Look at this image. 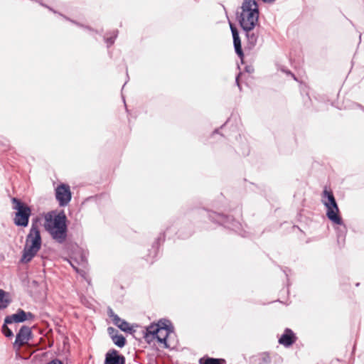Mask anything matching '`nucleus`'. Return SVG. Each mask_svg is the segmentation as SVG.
I'll return each instance as SVG.
<instances>
[{"label": "nucleus", "instance_id": "4468645a", "mask_svg": "<svg viewBox=\"0 0 364 364\" xmlns=\"http://www.w3.org/2000/svg\"><path fill=\"white\" fill-rule=\"evenodd\" d=\"M33 318V315L31 312L19 309L16 314L6 316V323H22Z\"/></svg>", "mask_w": 364, "mask_h": 364}, {"label": "nucleus", "instance_id": "39448f33", "mask_svg": "<svg viewBox=\"0 0 364 364\" xmlns=\"http://www.w3.org/2000/svg\"><path fill=\"white\" fill-rule=\"evenodd\" d=\"M204 211L212 223L235 231L242 237H245V235L240 232L241 223L232 215L220 210L204 209Z\"/></svg>", "mask_w": 364, "mask_h": 364}, {"label": "nucleus", "instance_id": "dca6fc26", "mask_svg": "<svg viewBox=\"0 0 364 364\" xmlns=\"http://www.w3.org/2000/svg\"><path fill=\"white\" fill-rule=\"evenodd\" d=\"M169 336H167V334H166L164 337H160L159 333H157V336L155 337L154 335H152V333H143V338L147 343L151 344V343L156 340L159 344L163 346L164 348L166 349L170 348V345L168 342V338Z\"/></svg>", "mask_w": 364, "mask_h": 364}, {"label": "nucleus", "instance_id": "49530a36", "mask_svg": "<svg viewBox=\"0 0 364 364\" xmlns=\"http://www.w3.org/2000/svg\"><path fill=\"white\" fill-rule=\"evenodd\" d=\"M359 39H360V41H361V34H360L359 36Z\"/></svg>", "mask_w": 364, "mask_h": 364}, {"label": "nucleus", "instance_id": "09e8293b", "mask_svg": "<svg viewBox=\"0 0 364 364\" xmlns=\"http://www.w3.org/2000/svg\"><path fill=\"white\" fill-rule=\"evenodd\" d=\"M69 215H70V218L71 217V212L70 211Z\"/></svg>", "mask_w": 364, "mask_h": 364}, {"label": "nucleus", "instance_id": "58836bf2", "mask_svg": "<svg viewBox=\"0 0 364 364\" xmlns=\"http://www.w3.org/2000/svg\"><path fill=\"white\" fill-rule=\"evenodd\" d=\"M291 270L290 269L287 268V267H285L284 269H283V272L285 274L287 278H288V272H289ZM287 280H289V279H287Z\"/></svg>", "mask_w": 364, "mask_h": 364}, {"label": "nucleus", "instance_id": "9b49d317", "mask_svg": "<svg viewBox=\"0 0 364 364\" xmlns=\"http://www.w3.org/2000/svg\"><path fill=\"white\" fill-rule=\"evenodd\" d=\"M104 364H126V358L117 349L111 348L105 355Z\"/></svg>", "mask_w": 364, "mask_h": 364}, {"label": "nucleus", "instance_id": "393cba45", "mask_svg": "<svg viewBox=\"0 0 364 364\" xmlns=\"http://www.w3.org/2000/svg\"><path fill=\"white\" fill-rule=\"evenodd\" d=\"M272 355L271 356L269 353H263L259 358L258 364H272Z\"/></svg>", "mask_w": 364, "mask_h": 364}, {"label": "nucleus", "instance_id": "6e6552de", "mask_svg": "<svg viewBox=\"0 0 364 364\" xmlns=\"http://www.w3.org/2000/svg\"><path fill=\"white\" fill-rule=\"evenodd\" d=\"M11 201L13 209L16 210L14 218V224L16 226L27 227L31 215L30 207L16 198H12Z\"/></svg>", "mask_w": 364, "mask_h": 364}, {"label": "nucleus", "instance_id": "cd10ccee", "mask_svg": "<svg viewBox=\"0 0 364 364\" xmlns=\"http://www.w3.org/2000/svg\"><path fill=\"white\" fill-rule=\"evenodd\" d=\"M229 121H230V118H228V119L225 121V122L223 124H222L220 127L215 129L213 131V132H212V135H214V134H220L222 136H223V134H221V133L220 132V129H223L226 126V124L228 123V122H229Z\"/></svg>", "mask_w": 364, "mask_h": 364}, {"label": "nucleus", "instance_id": "aec40b11", "mask_svg": "<svg viewBox=\"0 0 364 364\" xmlns=\"http://www.w3.org/2000/svg\"><path fill=\"white\" fill-rule=\"evenodd\" d=\"M11 298L9 293L0 289V310L5 309L11 303Z\"/></svg>", "mask_w": 364, "mask_h": 364}, {"label": "nucleus", "instance_id": "a211bd4d", "mask_svg": "<svg viewBox=\"0 0 364 364\" xmlns=\"http://www.w3.org/2000/svg\"><path fill=\"white\" fill-rule=\"evenodd\" d=\"M139 326L136 324L135 326L131 325L128 321L122 318L119 323L117 325V327L119 328L122 331L134 335L136 332L135 327H138Z\"/></svg>", "mask_w": 364, "mask_h": 364}, {"label": "nucleus", "instance_id": "ea45409f", "mask_svg": "<svg viewBox=\"0 0 364 364\" xmlns=\"http://www.w3.org/2000/svg\"><path fill=\"white\" fill-rule=\"evenodd\" d=\"M276 0H262V1L264 3H266V4H271V3H273Z\"/></svg>", "mask_w": 364, "mask_h": 364}, {"label": "nucleus", "instance_id": "9d476101", "mask_svg": "<svg viewBox=\"0 0 364 364\" xmlns=\"http://www.w3.org/2000/svg\"><path fill=\"white\" fill-rule=\"evenodd\" d=\"M229 24L232 36L235 52L236 55L238 56V58L242 60L243 58H245V54L242 48V42L240 37L239 31L237 28V27L230 20Z\"/></svg>", "mask_w": 364, "mask_h": 364}, {"label": "nucleus", "instance_id": "6ab92c4d", "mask_svg": "<svg viewBox=\"0 0 364 364\" xmlns=\"http://www.w3.org/2000/svg\"><path fill=\"white\" fill-rule=\"evenodd\" d=\"M119 34V31L117 29H114L110 31H108L103 36V40L105 43L107 44V48H109L112 45H114L117 36Z\"/></svg>", "mask_w": 364, "mask_h": 364}, {"label": "nucleus", "instance_id": "c85d7f7f", "mask_svg": "<svg viewBox=\"0 0 364 364\" xmlns=\"http://www.w3.org/2000/svg\"><path fill=\"white\" fill-rule=\"evenodd\" d=\"M303 101H304V105L305 107L306 108H310L311 107V100L309 95V94H306L304 97H303Z\"/></svg>", "mask_w": 364, "mask_h": 364}, {"label": "nucleus", "instance_id": "f8f14e48", "mask_svg": "<svg viewBox=\"0 0 364 364\" xmlns=\"http://www.w3.org/2000/svg\"><path fill=\"white\" fill-rule=\"evenodd\" d=\"M296 333L289 328H286L279 338L278 342L285 348L291 347L297 341Z\"/></svg>", "mask_w": 364, "mask_h": 364}, {"label": "nucleus", "instance_id": "2f4dec72", "mask_svg": "<svg viewBox=\"0 0 364 364\" xmlns=\"http://www.w3.org/2000/svg\"><path fill=\"white\" fill-rule=\"evenodd\" d=\"M113 322V323L117 326V325L119 323V321L122 320V318H120L117 314H115L114 316L110 318Z\"/></svg>", "mask_w": 364, "mask_h": 364}, {"label": "nucleus", "instance_id": "c9c22d12", "mask_svg": "<svg viewBox=\"0 0 364 364\" xmlns=\"http://www.w3.org/2000/svg\"><path fill=\"white\" fill-rule=\"evenodd\" d=\"M107 315L109 318H112V316H114L116 314L114 312L113 309L110 307V306H108L107 307Z\"/></svg>", "mask_w": 364, "mask_h": 364}, {"label": "nucleus", "instance_id": "4be33fe9", "mask_svg": "<svg viewBox=\"0 0 364 364\" xmlns=\"http://www.w3.org/2000/svg\"><path fill=\"white\" fill-rule=\"evenodd\" d=\"M200 364H225L226 361L223 358H215L210 357H203L199 360Z\"/></svg>", "mask_w": 364, "mask_h": 364}, {"label": "nucleus", "instance_id": "a19ab883", "mask_svg": "<svg viewBox=\"0 0 364 364\" xmlns=\"http://www.w3.org/2000/svg\"><path fill=\"white\" fill-rule=\"evenodd\" d=\"M355 106L356 107L360 108V109H361V107H363L362 105L358 104V103H355Z\"/></svg>", "mask_w": 364, "mask_h": 364}, {"label": "nucleus", "instance_id": "f704fd0d", "mask_svg": "<svg viewBox=\"0 0 364 364\" xmlns=\"http://www.w3.org/2000/svg\"><path fill=\"white\" fill-rule=\"evenodd\" d=\"M255 69L252 65H245V71L247 73H252Z\"/></svg>", "mask_w": 364, "mask_h": 364}, {"label": "nucleus", "instance_id": "2eb2a0df", "mask_svg": "<svg viewBox=\"0 0 364 364\" xmlns=\"http://www.w3.org/2000/svg\"><path fill=\"white\" fill-rule=\"evenodd\" d=\"M55 198L60 206H65L68 204V186L61 184L55 189Z\"/></svg>", "mask_w": 364, "mask_h": 364}, {"label": "nucleus", "instance_id": "a18cd8bd", "mask_svg": "<svg viewBox=\"0 0 364 364\" xmlns=\"http://www.w3.org/2000/svg\"><path fill=\"white\" fill-rule=\"evenodd\" d=\"M355 286H356V287H359V286H360V283H359V282H357V283L355 284Z\"/></svg>", "mask_w": 364, "mask_h": 364}, {"label": "nucleus", "instance_id": "79ce46f5", "mask_svg": "<svg viewBox=\"0 0 364 364\" xmlns=\"http://www.w3.org/2000/svg\"><path fill=\"white\" fill-rule=\"evenodd\" d=\"M222 6H223V9L225 10V15H226L227 18H228V12H227V11H226V9H225V6H224V5H222Z\"/></svg>", "mask_w": 364, "mask_h": 364}, {"label": "nucleus", "instance_id": "f03ea898", "mask_svg": "<svg viewBox=\"0 0 364 364\" xmlns=\"http://www.w3.org/2000/svg\"><path fill=\"white\" fill-rule=\"evenodd\" d=\"M241 11H236L235 18L244 32L252 31L259 24V8L256 0H243Z\"/></svg>", "mask_w": 364, "mask_h": 364}, {"label": "nucleus", "instance_id": "ddd939ff", "mask_svg": "<svg viewBox=\"0 0 364 364\" xmlns=\"http://www.w3.org/2000/svg\"><path fill=\"white\" fill-rule=\"evenodd\" d=\"M32 331L30 327L26 326H23L16 336V340L14 343V347L18 346V348L23 346L27 343L28 341L31 338Z\"/></svg>", "mask_w": 364, "mask_h": 364}, {"label": "nucleus", "instance_id": "4c0bfd02", "mask_svg": "<svg viewBox=\"0 0 364 364\" xmlns=\"http://www.w3.org/2000/svg\"><path fill=\"white\" fill-rule=\"evenodd\" d=\"M104 195H101L100 197H102ZM99 196H90L89 198H87L86 199V200H96L97 198H98Z\"/></svg>", "mask_w": 364, "mask_h": 364}, {"label": "nucleus", "instance_id": "473e14b6", "mask_svg": "<svg viewBox=\"0 0 364 364\" xmlns=\"http://www.w3.org/2000/svg\"><path fill=\"white\" fill-rule=\"evenodd\" d=\"M243 150L242 151V154L244 156H247L250 154V148H249V146L248 145H245L244 146V148H242Z\"/></svg>", "mask_w": 364, "mask_h": 364}, {"label": "nucleus", "instance_id": "0eeeda50", "mask_svg": "<svg viewBox=\"0 0 364 364\" xmlns=\"http://www.w3.org/2000/svg\"><path fill=\"white\" fill-rule=\"evenodd\" d=\"M177 228L174 227L173 225L171 226H168L166 228V231L162 232L159 234V235L157 237V238L155 240V241L153 242L151 245V248L149 250V255L148 257H152L153 259L156 258L159 253V248L160 246L164 242L165 238H166V232H171L173 234H178V237L182 239H186L190 237L192 233V228L190 226L188 231L186 233H183L182 230H178L176 231Z\"/></svg>", "mask_w": 364, "mask_h": 364}, {"label": "nucleus", "instance_id": "5701e85b", "mask_svg": "<svg viewBox=\"0 0 364 364\" xmlns=\"http://www.w3.org/2000/svg\"><path fill=\"white\" fill-rule=\"evenodd\" d=\"M111 340L113 343L119 348H124L127 343L125 336L120 333L119 334H116V336Z\"/></svg>", "mask_w": 364, "mask_h": 364}, {"label": "nucleus", "instance_id": "c03bdc74", "mask_svg": "<svg viewBox=\"0 0 364 364\" xmlns=\"http://www.w3.org/2000/svg\"><path fill=\"white\" fill-rule=\"evenodd\" d=\"M69 197H70V201L72 199V192L70 190V195H69Z\"/></svg>", "mask_w": 364, "mask_h": 364}, {"label": "nucleus", "instance_id": "7ed1b4c3", "mask_svg": "<svg viewBox=\"0 0 364 364\" xmlns=\"http://www.w3.org/2000/svg\"><path fill=\"white\" fill-rule=\"evenodd\" d=\"M72 236L70 232V266L82 279L90 285L91 279L87 274L89 270L87 252L77 243L73 242L71 240Z\"/></svg>", "mask_w": 364, "mask_h": 364}, {"label": "nucleus", "instance_id": "20e7f679", "mask_svg": "<svg viewBox=\"0 0 364 364\" xmlns=\"http://www.w3.org/2000/svg\"><path fill=\"white\" fill-rule=\"evenodd\" d=\"M41 243L42 240L40 230L36 225L33 224L29 233L26 236V245L23 248L21 262L23 263L30 262L40 250Z\"/></svg>", "mask_w": 364, "mask_h": 364}, {"label": "nucleus", "instance_id": "b1692460", "mask_svg": "<svg viewBox=\"0 0 364 364\" xmlns=\"http://www.w3.org/2000/svg\"><path fill=\"white\" fill-rule=\"evenodd\" d=\"M70 23L75 24L79 27L84 28L90 31L95 32V33L99 34L100 36L102 35V31H103V29H101L100 31L95 30V29L92 28V27H90V26H85V25L79 23L78 21H77L75 20H73L71 18H70Z\"/></svg>", "mask_w": 364, "mask_h": 364}, {"label": "nucleus", "instance_id": "de8ad7c7", "mask_svg": "<svg viewBox=\"0 0 364 364\" xmlns=\"http://www.w3.org/2000/svg\"><path fill=\"white\" fill-rule=\"evenodd\" d=\"M361 110L364 112V107H361Z\"/></svg>", "mask_w": 364, "mask_h": 364}, {"label": "nucleus", "instance_id": "a878e982", "mask_svg": "<svg viewBox=\"0 0 364 364\" xmlns=\"http://www.w3.org/2000/svg\"><path fill=\"white\" fill-rule=\"evenodd\" d=\"M9 323H6V318L4 319V323L1 327V331L4 335L7 338H11L14 336L12 331L7 326Z\"/></svg>", "mask_w": 364, "mask_h": 364}, {"label": "nucleus", "instance_id": "1a4fd4ad", "mask_svg": "<svg viewBox=\"0 0 364 364\" xmlns=\"http://www.w3.org/2000/svg\"><path fill=\"white\" fill-rule=\"evenodd\" d=\"M161 331H165L167 336H171L172 333H174V326L169 319L162 318L157 322L151 323L149 326L145 327L143 333H152V335L156 337L157 333H159Z\"/></svg>", "mask_w": 364, "mask_h": 364}, {"label": "nucleus", "instance_id": "423d86ee", "mask_svg": "<svg viewBox=\"0 0 364 364\" xmlns=\"http://www.w3.org/2000/svg\"><path fill=\"white\" fill-rule=\"evenodd\" d=\"M321 202L326 209V216L331 223L341 222V215L334 194L331 189L324 187L321 193Z\"/></svg>", "mask_w": 364, "mask_h": 364}, {"label": "nucleus", "instance_id": "f257e3e1", "mask_svg": "<svg viewBox=\"0 0 364 364\" xmlns=\"http://www.w3.org/2000/svg\"><path fill=\"white\" fill-rule=\"evenodd\" d=\"M67 217L64 211L53 210L45 215L44 228L51 238L59 244L67 239Z\"/></svg>", "mask_w": 364, "mask_h": 364}, {"label": "nucleus", "instance_id": "72a5a7b5", "mask_svg": "<svg viewBox=\"0 0 364 364\" xmlns=\"http://www.w3.org/2000/svg\"><path fill=\"white\" fill-rule=\"evenodd\" d=\"M284 73H285L287 75H291V77H293V78L295 80H297L296 79V77L295 76V75L289 70L288 69H282V70Z\"/></svg>", "mask_w": 364, "mask_h": 364}, {"label": "nucleus", "instance_id": "f3484780", "mask_svg": "<svg viewBox=\"0 0 364 364\" xmlns=\"http://www.w3.org/2000/svg\"><path fill=\"white\" fill-rule=\"evenodd\" d=\"M333 225H337L335 228L336 236H337V242L338 245H343L346 240V236L347 233V227L344 223L343 218H341V222L337 223H332Z\"/></svg>", "mask_w": 364, "mask_h": 364}, {"label": "nucleus", "instance_id": "412c9836", "mask_svg": "<svg viewBox=\"0 0 364 364\" xmlns=\"http://www.w3.org/2000/svg\"><path fill=\"white\" fill-rule=\"evenodd\" d=\"M247 40V47L249 50H252L257 45L258 40V34L252 31L244 32Z\"/></svg>", "mask_w": 364, "mask_h": 364}, {"label": "nucleus", "instance_id": "c756f323", "mask_svg": "<svg viewBox=\"0 0 364 364\" xmlns=\"http://www.w3.org/2000/svg\"><path fill=\"white\" fill-rule=\"evenodd\" d=\"M72 229L76 232V233L78 235L81 232V224L79 221L77 220H75V223H73V226L72 227Z\"/></svg>", "mask_w": 364, "mask_h": 364}, {"label": "nucleus", "instance_id": "e433bc0d", "mask_svg": "<svg viewBox=\"0 0 364 364\" xmlns=\"http://www.w3.org/2000/svg\"><path fill=\"white\" fill-rule=\"evenodd\" d=\"M241 75H242V72L240 71L238 73V74L235 77V84H236L237 86L238 85V84H241L240 82V79Z\"/></svg>", "mask_w": 364, "mask_h": 364}, {"label": "nucleus", "instance_id": "7c9ffc66", "mask_svg": "<svg viewBox=\"0 0 364 364\" xmlns=\"http://www.w3.org/2000/svg\"><path fill=\"white\" fill-rule=\"evenodd\" d=\"M283 362V358L282 356L278 354L272 355V363L273 364H280Z\"/></svg>", "mask_w": 364, "mask_h": 364}, {"label": "nucleus", "instance_id": "bb28decb", "mask_svg": "<svg viewBox=\"0 0 364 364\" xmlns=\"http://www.w3.org/2000/svg\"><path fill=\"white\" fill-rule=\"evenodd\" d=\"M107 333L111 339H112L114 336H116V334L119 333V332L117 329H116L112 326H109L107 328Z\"/></svg>", "mask_w": 364, "mask_h": 364}, {"label": "nucleus", "instance_id": "37998d69", "mask_svg": "<svg viewBox=\"0 0 364 364\" xmlns=\"http://www.w3.org/2000/svg\"><path fill=\"white\" fill-rule=\"evenodd\" d=\"M237 87H238L240 91H242V85H241V84H238Z\"/></svg>", "mask_w": 364, "mask_h": 364}]
</instances>
